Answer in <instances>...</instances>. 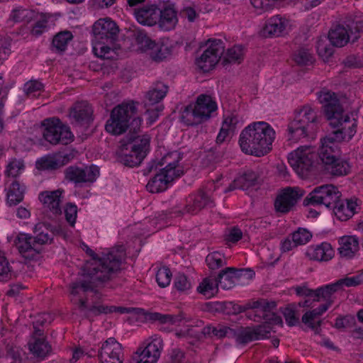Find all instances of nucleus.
Returning a JSON list of instances; mask_svg holds the SVG:
<instances>
[{
  "instance_id": "nucleus-1",
  "label": "nucleus",
  "mask_w": 363,
  "mask_h": 363,
  "mask_svg": "<svg viewBox=\"0 0 363 363\" xmlns=\"http://www.w3.org/2000/svg\"><path fill=\"white\" fill-rule=\"evenodd\" d=\"M83 249L91 259L83 266L78 280L70 285V295L74 298L87 291H96L111 279L121 265V258L113 252L96 258L87 245H84Z\"/></svg>"
},
{
  "instance_id": "nucleus-2",
  "label": "nucleus",
  "mask_w": 363,
  "mask_h": 363,
  "mask_svg": "<svg viewBox=\"0 0 363 363\" xmlns=\"http://www.w3.org/2000/svg\"><path fill=\"white\" fill-rule=\"evenodd\" d=\"M275 132L268 123L256 122L242 131L239 144L245 154L262 157L272 150Z\"/></svg>"
},
{
  "instance_id": "nucleus-3",
  "label": "nucleus",
  "mask_w": 363,
  "mask_h": 363,
  "mask_svg": "<svg viewBox=\"0 0 363 363\" xmlns=\"http://www.w3.org/2000/svg\"><path fill=\"white\" fill-rule=\"evenodd\" d=\"M319 129L317 113L311 106H305L296 111L287 126L288 140L297 143L301 139H314Z\"/></svg>"
},
{
  "instance_id": "nucleus-4",
  "label": "nucleus",
  "mask_w": 363,
  "mask_h": 363,
  "mask_svg": "<svg viewBox=\"0 0 363 363\" xmlns=\"http://www.w3.org/2000/svg\"><path fill=\"white\" fill-rule=\"evenodd\" d=\"M217 110V104L207 94L198 96L194 104L185 106L181 113V120L188 125H196L208 121Z\"/></svg>"
},
{
  "instance_id": "nucleus-5",
  "label": "nucleus",
  "mask_w": 363,
  "mask_h": 363,
  "mask_svg": "<svg viewBox=\"0 0 363 363\" xmlns=\"http://www.w3.org/2000/svg\"><path fill=\"white\" fill-rule=\"evenodd\" d=\"M340 153L338 145L330 144L321 139V146L318 151V157L323 169L333 177H342L350 174L351 166L347 160L337 157Z\"/></svg>"
},
{
  "instance_id": "nucleus-6",
  "label": "nucleus",
  "mask_w": 363,
  "mask_h": 363,
  "mask_svg": "<svg viewBox=\"0 0 363 363\" xmlns=\"http://www.w3.org/2000/svg\"><path fill=\"white\" fill-rule=\"evenodd\" d=\"M213 335L218 337L225 336L234 337L239 344L245 345L251 341L268 337L272 328L268 325H259L253 328L238 327L233 329L223 325H218L212 328Z\"/></svg>"
},
{
  "instance_id": "nucleus-7",
  "label": "nucleus",
  "mask_w": 363,
  "mask_h": 363,
  "mask_svg": "<svg viewBox=\"0 0 363 363\" xmlns=\"http://www.w3.org/2000/svg\"><path fill=\"white\" fill-rule=\"evenodd\" d=\"M320 103L325 104L324 112L330 121V125L333 128H339L344 132H347L350 121L348 115H343V109L335 93L328 91H321L319 96Z\"/></svg>"
},
{
  "instance_id": "nucleus-8",
  "label": "nucleus",
  "mask_w": 363,
  "mask_h": 363,
  "mask_svg": "<svg viewBox=\"0 0 363 363\" xmlns=\"http://www.w3.org/2000/svg\"><path fill=\"white\" fill-rule=\"evenodd\" d=\"M135 112V103H124L115 107L106 121L105 129L111 135H120L124 133L131 123Z\"/></svg>"
},
{
  "instance_id": "nucleus-9",
  "label": "nucleus",
  "mask_w": 363,
  "mask_h": 363,
  "mask_svg": "<svg viewBox=\"0 0 363 363\" xmlns=\"http://www.w3.org/2000/svg\"><path fill=\"white\" fill-rule=\"evenodd\" d=\"M42 126L43 138L51 145H67L74 140V135L69 127L57 118L45 119L42 122Z\"/></svg>"
},
{
  "instance_id": "nucleus-10",
  "label": "nucleus",
  "mask_w": 363,
  "mask_h": 363,
  "mask_svg": "<svg viewBox=\"0 0 363 363\" xmlns=\"http://www.w3.org/2000/svg\"><path fill=\"white\" fill-rule=\"evenodd\" d=\"M315 158L316 153L314 147L311 145H304L291 152L288 160L295 172L303 177L311 171Z\"/></svg>"
},
{
  "instance_id": "nucleus-11",
  "label": "nucleus",
  "mask_w": 363,
  "mask_h": 363,
  "mask_svg": "<svg viewBox=\"0 0 363 363\" xmlns=\"http://www.w3.org/2000/svg\"><path fill=\"white\" fill-rule=\"evenodd\" d=\"M341 194L337 188L332 184L315 187L303 200V205H324L328 208L332 206Z\"/></svg>"
},
{
  "instance_id": "nucleus-12",
  "label": "nucleus",
  "mask_w": 363,
  "mask_h": 363,
  "mask_svg": "<svg viewBox=\"0 0 363 363\" xmlns=\"http://www.w3.org/2000/svg\"><path fill=\"white\" fill-rule=\"evenodd\" d=\"M138 52L146 54L155 62L162 61L169 54L167 47L157 43L140 30H138Z\"/></svg>"
},
{
  "instance_id": "nucleus-13",
  "label": "nucleus",
  "mask_w": 363,
  "mask_h": 363,
  "mask_svg": "<svg viewBox=\"0 0 363 363\" xmlns=\"http://www.w3.org/2000/svg\"><path fill=\"white\" fill-rule=\"evenodd\" d=\"M208 43V48L196 60V65L203 72L213 69L218 62H220L221 56L224 54L225 47L222 40H209Z\"/></svg>"
},
{
  "instance_id": "nucleus-14",
  "label": "nucleus",
  "mask_w": 363,
  "mask_h": 363,
  "mask_svg": "<svg viewBox=\"0 0 363 363\" xmlns=\"http://www.w3.org/2000/svg\"><path fill=\"white\" fill-rule=\"evenodd\" d=\"M303 195L304 191L298 187H287L283 189L274 201L276 211L282 214L289 213Z\"/></svg>"
},
{
  "instance_id": "nucleus-15",
  "label": "nucleus",
  "mask_w": 363,
  "mask_h": 363,
  "mask_svg": "<svg viewBox=\"0 0 363 363\" xmlns=\"http://www.w3.org/2000/svg\"><path fill=\"white\" fill-rule=\"evenodd\" d=\"M92 32L93 40L113 43L118 37L119 28L111 18H100L94 23Z\"/></svg>"
},
{
  "instance_id": "nucleus-16",
  "label": "nucleus",
  "mask_w": 363,
  "mask_h": 363,
  "mask_svg": "<svg viewBox=\"0 0 363 363\" xmlns=\"http://www.w3.org/2000/svg\"><path fill=\"white\" fill-rule=\"evenodd\" d=\"M119 151L120 162L125 167H134L136 159V132L130 130L120 141Z\"/></svg>"
},
{
  "instance_id": "nucleus-17",
  "label": "nucleus",
  "mask_w": 363,
  "mask_h": 363,
  "mask_svg": "<svg viewBox=\"0 0 363 363\" xmlns=\"http://www.w3.org/2000/svg\"><path fill=\"white\" fill-rule=\"evenodd\" d=\"M99 174V169L94 165L86 167L84 169L69 167L65 170L66 179L75 183L93 182Z\"/></svg>"
},
{
  "instance_id": "nucleus-18",
  "label": "nucleus",
  "mask_w": 363,
  "mask_h": 363,
  "mask_svg": "<svg viewBox=\"0 0 363 363\" xmlns=\"http://www.w3.org/2000/svg\"><path fill=\"white\" fill-rule=\"evenodd\" d=\"M84 294H82L81 295H78L76 297H72V301L78 305V308L83 312H89L94 315H97L101 313H111L113 312H119L121 313H124L128 312V310L125 308L122 307H115V306H104L103 304H100L98 303H94L91 306L88 307L86 305V300L83 298V296Z\"/></svg>"
},
{
  "instance_id": "nucleus-19",
  "label": "nucleus",
  "mask_w": 363,
  "mask_h": 363,
  "mask_svg": "<svg viewBox=\"0 0 363 363\" xmlns=\"http://www.w3.org/2000/svg\"><path fill=\"white\" fill-rule=\"evenodd\" d=\"M276 306L274 301H269L268 304H264L262 308H258L253 312L247 313V317L257 322L264 320L266 323L269 324H282L281 318L273 311Z\"/></svg>"
},
{
  "instance_id": "nucleus-20",
  "label": "nucleus",
  "mask_w": 363,
  "mask_h": 363,
  "mask_svg": "<svg viewBox=\"0 0 363 363\" xmlns=\"http://www.w3.org/2000/svg\"><path fill=\"white\" fill-rule=\"evenodd\" d=\"M182 159V154L177 151L172 152L165 155L158 162V165L164 166L161 171L178 178L184 174L183 168L179 165Z\"/></svg>"
},
{
  "instance_id": "nucleus-21",
  "label": "nucleus",
  "mask_w": 363,
  "mask_h": 363,
  "mask_svg": "<svg viewBox=\"0 0 363 363\" xmlns=\"http://www.w3.org/2000/svg\"><path fill=\"white\" fill-rule=\"evenodd\" d=\"M62 189L55 191H45L39 194V199L43 203L44 208L49 210L54 216L62 213Z\"/></svg>"
},
{
  "instance_id": "nucleus-22",
  "label": "nucleus",
  "mask_w": 363,
  "mask_h": 363,
  "mask_svg": "<svg viewBox=\"0 0 363 363\" xmlns=\"http://www.w3.org/2000/svg\"><path fill=\"white\" fill-rule=\"evenodd\" d=\"M35 330L28 342V348L35 357L45 358L51 351V346L45 340L41 330L34 326Z\"/></svg>"
},
{
  "instance_id": "nucleus-23",
  "label": "nucleus",
  "mask_w": 363,
  "mask_h": 363,
  "mask_svg": "<svg viewBox=\"0 0 363 363\" xmlns=\"http://www.w3.org/2000/svg\"><path fill=\"white\" fill-rule=\"evenodd\" d=\"M337 283L328 284L320 287L315 290L310 289L306 286H298L296 288V294L301 296L315 297V300L323 298L328 303L331 299L332 295L339 291Z\"/></svg>"
},
{
  "instance_id": "nucleus-24",
  "label": "nucleus",
  "mask_w": 363,
  "mask_h": 363,
  "mask_svg": "<svg viewBox=\"0 0 363 363\" xmlns=\"http://www.w3.org/2000/svg\"><path fill=\"white\" fill-rule=\"evenodd\" d=\"M169 86L162 82H156L150 90L145 93L143 104L147 106H160V102L166 96Z\"/></svg>"
},
{
  "instance_id": "nucleus-25",
  "label": "nucleus",
  "mask_w": 363,
  "mask_h": 363,
  "mask_svg": "<svg viewBox=\"0 0 363 363\" xmlns=\"http://www.w3.org/2000/svg\"><path fill=\"white\" fill-rule=\"evenodd\" d=\"M162 340L154 339L149 342L139 354L138 363H156L162 350Z\"/></svg>"
},
{
  "instance_id": "nucleus-26",
  "label": "nucleus",
  "mask_w": 363,
  "mask_h": 363,
  "mask_svg": "<svg viewBox=\"0 0 363 363\" xmlns=\"http://www.w3.org/2000/svg\"><path fill=\"white\" fill-rule=\"evenodd\" d=\"M15 244L20 253L26 258H33L39 253L34 238L26 233H19L15 240Z\"/></svg>"
},
{
  "instance_id": "nucleus-27",
  "label": "nucleus",
  "mask_w": 363,
  "mask_h": 363,
  "mask_svg": "<svg viewBox=\"0 0 363 363\" xmlns=\"http://www.w3.org/2000/svg\"><path fill=\"white\" fill-rule=\"evenodd\" d=\"M357 206L356 201L353 200H341L340 198L332 204L330 207L333 208L335 216L340 220H347L355 213Z\"/></svg>"
},
{
  "instance_id": "nucleus-28",
  "label": "nucleus",
  "mask_w": 363,
  "mask_h": 363,
  "mask_svg": "<svg viewBox=\"0 0 363 363\" xmlns=\"http://www.w3.org/2000/svg\"><path fill=\"white\" fill-rule=\"evenodd\" d=\"M248 272L247 269L226 267L222 269L216 277L217 281L220 283L223 289H229L233 286L235 281L241 277L244 272Z\"/></svg>"
},
{
  "instance_id": "nucleus-29",
  "label": "nucleus",
  "mask_w": 363,
  "mask_h": 363,
  "mask_svg": "<svg viewBox=\"0 0 363 363\" xmlns=\"http://www.w3.org/2000/svg\"><path fill=\"white\" fill-rule=\"evenodd\" d=\"M213 206V201L210 196L202 189H199L195 195L193 203L185 206L184 211L190 214H196L207 206Z\"/></svg>"
},
{
  "instance_id": "nucleus-30",
  "label": "nucleus",
  "mask_w": 363,
  "mask_h": 363,
  "mask_svg": "<svg viewBox=\"0 0 363 363\" xmlns=\"http://www.w3.org/2000/svg\"><path fill=\"white\" fill-rule=\"evenodd\" d=\"M122 347L115 338L110 337L106 340L102 345L99 351L98 358L99 362L103 363H108L106 359L108 357H120L121 358Z\"/></svg>"
},
{
  "instance_id": "nucleus-31",
  "label": "nucleus",
  "mask_w": 363,
  "mask_h": 363,
  "mask_svg": "<svg viewBox=\"0 0 363 363\" xmlns=\"http://www.w3.org/2000/svg\"><path fill=\"white\" fill-rule=\"evenodd\" d=\"M333 302V301H329L328 303L320 305L318 308L307 311L302 316V322L308 325L310 328L315 330V333H319L320 330L319 328L322 324V320H319L316 323L313 322V320L322 315V314L328 309Z\"/></svg>"
},
{
  "instance_id": "nucleus-32",
  "label": "nucleus",
  "mask_w": 363,
  "mask_h": 363,
  "mask_svg": "<svg viewBox=\"0 0 363 363\" xmlns=\"http://www.w3.org/2000/svg\"><path fill=\"white\" fill-rule=\"evenodd\" d=\"M339 253L341 257L352 258L359 251V240L354 235H345L339 239Z\"/></svg>"
},
{
  "instance_id": "nucleus-33",
  "label": "nucleus",
  "mask_w": 363,
  "mask_h": 363,
  "mask_svg": "<svg viewBox=\"0 0 363 363\" xmlns=\"http://www.w3.org/2000/svg\"><path fill=\"white\" fill-rule=\"evenodd\" d=\"M67 162V157L60 153L45 155L36 162V168L38 169H56Z\"/></svg>"
},
{
  "instance_id": "nucleus-34",
  "label": "nucleus",
  "mask_w": 363,
  "mask_h": 363,
  "mask_svg": "<svg viewBox=\"0 0 363 363\" xmlns=\"http://www.w3.org/2000/svg\"><path fill=\"white\" fill-rule=\"evenodd\" d=\"M286 24L285 18L279 15L274 16L266 22L262 30V35L266 38L279 36L284 30Z\"/></svg>"
},
{
  "instance_id": "nucleus-35",
  "label": "nucleus",
  "mask_w": 363,
  "mask_h": 363,
  "mask_svg": "<svg viewBox=\"0 0 363 363\" xmlns=\"http://www.w3.org/2000/svg\"><path fill=\"white\" fill-rule=\"evenodd\" d=\"M158 23L161 29L170 30L176 26L178 18L173 6L168 5L159 11Z\"/></svg>"
},
{
  "instance_id": "nucleus-36",
  "label": "nucleus",
  "mask_w": 363,
  "mask_h": 363,
  "mask_svg": "<svg viewBox=\"0 0 363 363\" xmlns=\"http://www.w3.org/2000/svg\"><path fill=\"white\" fill-rule=\"evenodd\" d=\"M176 178L160 170L146 185L147 190L150 193H159L165 191L169 184Z\"/></svg>"
},
{
  "instance_id": "nucleus-37",
  "label": "nucleus",
  "mask_w": 363,
  "mask_h": 363,
  "mask_svg": "<svg viewBox=\"0 0 363 363\" xmlns=\"http://www.w3.org/2000/svg\"><path fill=\"white\" fill-rule=\"evenodd\" d=\"M159 18V9L155 5L145 6H138V23L152 26L157 23Z\"/></svg>"
},
{
  "instance_id": "nucleus-38",
  "label": "nucleus",
  "mask_w": 363,
  "mask_h": 363,
  "mask_svg": "<svg viewBox=\"0 0 363 363\" xmlns=\"http://www.w3.org/2000/svg\"><path fill=\"white\" fill-rule=\"evenodd\" d=\"M306 255L313 260L327 262L333 258L334 250L330 244L323 242L320 245H316L315 247L308 249Z\"/></svg>"
},
{
  "instance_id": "nucleus-39",
  "label": "nucleus",
  "mask_w": 363,
  "mask_h": 363,
  "mask_svg": "<svg viewBox=\"0 0 363 363\" xmlns=\"http://www.w3.org/2000/svg\"><path fill=\"white\" fill-rule=\"evenodd\" d=\"M356 123L353 122L352 126H349L347 132L341 130L339 128H336V130L332 131L331 133L326 135L323 139L330 144H334L338 145V143L342 141H349L356 133Z\"/></svg>"
},
{
  "instance_id": "nucleus-40",
  "label": "nucleus",
  "mask_w": 363,
  "mask_h": 363,
  "mask_svg": "<svg viewBox=\"0 0 363 363\" xmlns=\"http://www.w3.org/2000/svg\"><path fill=\"white\" fill-rule=\"evenodd\" d=\"M328 38L333 45L340 48L349 42L350 35L345 27L337 25L330 30Z\"/></svg>"
},
{
  "instance_id": "nucleus-41",
  "label": "nucleus",
  "mask_w": 363,
  "mask_h": 363,
  "mask_svg": "<svg viewBox=\"0 0 363 363\" xmlns=\"http://www.w3.org/2000/svg\"><path fill=\"white\" fill-rule=\"evenodd\" d=\"M92 113V109L86 101L76 103L70 110V116L76 121L82 122L88 120Z\"/></svg>"
},
{
  "instance_id": "nucleus-42",
  "label": "nucleus",
  "mask_w": 363,
  "mask_h": 363,
  "mask_svg": "<svg viewBox=\"0 0 363 363\" xmlns=\"http://www.w3.org/2000/svg\"><path fill=\"white\" fill-rule=\"evenodd\" d=\"M24 187L16 180L12 182L8 187L7 203L9 206H16L23 199Z\"/></svg>"
},
{
  "instance_id": "nucleus-43",
  "label": "nucleus",
  "mask_w": 363,
  "mask_h": 363,
  "mask_svg": "<svg viewBox=\"0 0 363 363\" xmlns=\"http://www.w3.org/2000/svg\"><path fill=\"white\" fill-rule=\"evenodd\" d=\"M34 233L35 236L33 238L37 247L40 245L50 244L53 238L52 237L51 230H50L44 223H38L35 226Z\"/></svg>"
},
{
  "instance_id": "nucleus-44",
  "label": "nucleus",
  "mask_w": 363,
  "mask_h": 363,
  "mask_svg": "<svg viewBox=\"0 0 363 363\" xmlns=\"http://www.w3.org/2000/svg\"><path fill=\"white\" fill-rule=\"evenodd\" d=\"M243 60V52L240 46H234L227 50L221 56L220 63L223 66L230 64H240Z\"/></svg>"
},
{
  "instance_id": "nucleus-45",
  "label": "nucleus",
  "mask_w": 363,
  "mask_h": 363,
  "mask_svg": "<svg viewBox=\"0 0 363 363\" xmlns=\"http://www.w3.org/2000/svg\"><path fill=\"white\" fill-rule=\"evenodd\" d=\"M108 43L105 40L97 41L92 40L94 55L103 59L112 60L116 58L115 50L106 45V43Z\"/></svg>"
},
{
  "instance_id": "nucleus-46",
  "label": "nucleus",
  "mask_w": 363,
  "mask_h": 363,
  "mask_svg": "<svg viewBox=\"0 0 363 363\" xmlns=\"http://www.w3.org/2000/svg\"><path fill=\"white\" fill-rule=\"evenodd\" d=\"M218 284L220 283L217 281V277H206L200 284L197 290L207 298H211L218 293Z\"/></svg>"
},
{
  "instance_id": "nucleus-47",
  "label": "nucleus",
  "mask_w": 363,
  "mask_h": 363,
  "mask_svg": "<svg viewBox=\"0 0 363 363\" xmlns=\"http://www.w3.org/2000/svg\"><path fill=\"white\" fill-rule=\"evenodd\" d=\"M144 107L145 108V111L143 114V118H140L138 117V120L140 122V125H141L142 122L145 119L146 125L150 126L159 118L160 113L164 109V106H147Z\"/></svg>"
},
{
  "instance_id": "nucleus-48",
  "label": "nucleus",
  "mask_w": 363,
  "mask_h": 363,
  "mask_svg": "<svg viewBox=\"0 0 363 363\" xmlns=\"http://www.w3.org/2000/svg\"><path fill=\"white\" fill-rule=\"evenodd\" d=\"M72 38L73 35L70 31L65 30L60 32L53 38L52 45L57 50L64 51Z\"/></svg>"
},
{
  "instance_id": "nucleus-49",
  "label": "nucleus",
  "mask_w": 363,
  "mask_h": 363,
  "mask_svg": "<svg viewBox=\"0 0 363 363\" xmlns=\"http://www.w3.org/2000/svg\"><path fill=\"white\" fill-rule=\"evenodd\" d=\"M257 174L252 171H247L242 175L235 179V184H238L240 189L247 190L250 187L256 184Z\"/></svg>"
},
{
  "instance_id": "nucleus-50",
  "label": "nucleus",
  "mask_w": 363,
  "mask_h": 363,
  "mask_svg": "<svg viewBox=\"0 0 363 363\" xmlns=\"http://www.w3.org/2000/svg\"><path fill=\"white\" fill-rule=\"evenodd\" d=\"M151 137L148 134L138 136V166L141 161L147 156L150 150Z\"/></svg>"
},
{
  "instance_id": "nucleus-51",
  "label": "nucleus",
  "mask_w": 363,
  "mask_h": 363,
  "mask_svg": "<svg viewBox=\"0 0 363 363\" xmlns=\"http://www.w3.org/2000/svg\"><path fill=\"white\" fill-rule=\"evenodd\" d=\"M172 277V274L169 268L162 266L157 272L156 281L160 287L164 288L169 285Z\"/></svg>"
},
{
  "instance_id": "nucleus-52",
  "label": "nucleus",
  "mask_w": 363,
  "mask_h": 363,
  "mask_svg": "<svg viewBox=\"0 0 363 363\" xmlns=\"http://www.w3.org/2000/svg\"><path fill=\"white\" fill-rule=\"evenodd\" d=\"M12 277L9 263L3 252L0 250V281H7Z\"/></svg>"
},
{
  "instance_id": "nucleus-53",
  "label": "nucleus",
  "mask_w": 363,
  "mask_h": 363,
  "mask_svg": "<svg viewBox=\"0 0 363 363\" xmlns=\"http://www.w3.org/2000/svg\"><path fill=\"white\" fill-rule=\"evenodd\" d=\"M206 262L211 269H218L226 264L223 259V256L218 252H213L208 254L206 256Z\"/></svg>"
},
{
  "instance_id": "nucleus-54",
  "label": "nucleus",
  "mask_w": 363,
  "mask_h": 363,
  "mask_svg": "<svg viewBox=\"0 0 363 363\" xmlns=\"http://www.w3.org/2000/svg\"><path fill=\"white\" fill-rule=\"evenodd\" d=\"M267 299L260 298L257 301H252L246 303L245 306H238L233 304V309L235 313H242L247 309L257 310L258 308H262L264 304H268Z\"/></svg>"
},
{
  "instance_id": "nucleus-55",
  "label": "nucleus",
  "mask_w": 363,
  "mask_h": 363,
  "mask_svg": "<svg viewBox=\"0 0 363 363\" xmlns=\"http://www.w3.org/2000/svg\"><path fill=\"white\" fill-rule=\"evenodd\" d=\"M292 240L298 245H305L312 238L310 231L305 228H298L296 231L291 234Z\"/></svg>"
},
{
  "instance_id": "nucleus-56",
  "label": "nucleus",
  "mask_w": 363,
  "mask_h": 363,
  "mask_svg": "<svg viewBox=\"0 0 363 363\" xmlns=\"http://www.w3.org/2000/svg\"><path fill=\"white\" fill-rule=\"evenodd\" d=\"M154 320H158L160 323H170L172 325L176 324L184 319L182 313L177 315H162L159 313H154Z\"/></svg>"
},
{
  "instance_id": "nucleus-57",
  "label": "nucleus",
  "mask_w": 363,
  "mask_h": 363,
  "mask_svg": "<svg viewBox=\"0 0 363 363\" xmlns=\"http://www.w3.org/2000/svg\"><path fill=\"white\" fill-rule=\"evenodd\" d=\"M24 169V163L21 160H12L8 164L6 174L9 177H16Z\"/></svg>"
},
{
  "instance_id": "nucleus-58",
  "label": "nucleus",
  "mask_w": 363,
  "mask_h": 363,
  "mask_svg": "<svg viewBox=\"0 0 363 363\" xmlns=\"http://www.w3.org/2000/svg\"><path fill=\"white\" fill-rule=\"evenodd\" d=\"M25 89L29 97H36L43 91V85L38 81L31 80L25 84Z\"/></svg>"
},
{
  "instance_id": "nucleus-59",
  "label": "nucleus",
  "mask_w": 363,
  "mask_h": 363,
  "mask_svg": "<svg viewBox=\"0 0 363 363\" xmlns=\"http://www.w3.org/2000/svg\"><path fill=\"white\" fill-rule=\"evenodd\" d=\"M33 16L30 10L25 9H18L13 11L11 18L15 22H28Z\"/></svg>"
},
{
  "instance_id": "nucleus-60",
  "label": "nucleus",
  "mask_w": 363,
  "mask_h": 363,
  "mask_svg": "<svg viewBox=\"0 0 363 363\" xmlns=\"http://www.w3.org/2000/svg\"><path fill=\"white\" fill-rule=\"evenodd\" d=\"M294 61L299 65H308L313 62V57L305 49L298 50L294 55Z\"/></svg>"
},
{
  "instance_id": "nucleus-61",
  "label": "nucleus",
  "mask_w": 363,
  "mask_h": 363,
  "mask_svg": "<svg viewBox=\"0 0 363 363\" xmlns=\"http://www.w3.org/2000/svg\"><path fill=\"white\" fill-rule=\"evenodd\" d=\"M174 286L179 291H185L191 288V283L184 274H178L174 279Z\"/></svg>"
},
{
  "instance_id": "nucleus-62",
  "label": "nucleus",
  "mask_w": 363,
  "mask_h": 363,
  "mask_svg": "<svg viewBox=\"0 0 363 363\" xmlns=\"http://www.w3.org/2000/svg\"><path fill=\"white\" fill-rule=\"evenodd\" d=\"M48 18L45 16H41L40 18L34 23L31 34L35 36H38L45 32L48 27Z\"/></svg>"
},
{
  "instance_id": "nucleus-63",
  "label": "nucleus",
  "mask_w": 363,
  "mask_h": 363,
  "mask_svg": "<svg viewBox=\"0 0 363 363\" xmlns=\"http://www.w3.org/2000/svg\"><path fill=\"white\" fill-rule=\"evenodd\" d=\"M65 213L67 221L71 226H74L77 216V206L72 203L67 204L65 209Z\"/></svg>"
},
{
  "instance_id": "nucleus-64",
  "label": "nucleus",
  "mask_w": 363,
  "mask_h": 363,
  "mask_svg": "<svg viewBox=\"0 0 363 363\" xmlns=\"http://www.w3.org/2000/svg\"><path fill=\"white\" fill-rule=\"evenodd\" d=\"M340 290L342 289L343 286H356L361 284V278L359 276L346 277L336 281Z\"/></svg>"
}]
</instances>
